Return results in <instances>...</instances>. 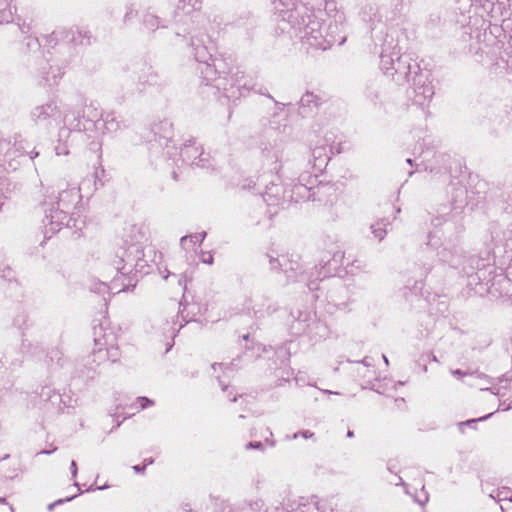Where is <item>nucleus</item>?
I'll use <instances>...</instances> for the list:
<instances>
[{
  "label": "nucleus",
  "mask_w": 512,
  "mask_h": 512,
  "mask_svg": "<svg viewBox=\"0 0 512 512\" xmlns=\"http://www.w3.org/2000/svg\"><path fill=\"white\" fill-rule=\"evenodd\" d=\"M147 402H148V400H146V399H142V400H141V406H142V407H145V405H146V403H147Z\"/></svg>",
  "instance_id": "obj_5"
},
{
  "label": "nucleus",
  "mask_w": 512,
  "mask_h": 512,
  "mask_svg": "<svg viewBox=\"0 0 512 512\" xmlns=\"http://www.w3.org/2000/svg\"><path fill=\"white\" fill-rule=\"evenodd\" d=\"M194 239H195V241H196V242H198V241H202V239H203V235L199 234V235L191 236V237H189V238H188V237H183V238L181 239L182 245L186 247V246H187L188 241L192 242Z\"/></svg>",
  "instance_id": "obj_1"
},
{
  "label": "nucleus",
  "mask_w": 512,
  "mask_h": 512,
  "mask_svg": "<svg viewBox=\"0 0 512 512\" xmlns=\"http://www.w3.org/2000/svg\"><path fill=\"white\" fill-rule=\"evenodd\" d=\"M203 261H204V262H206V263H211V262H212V258H211V256L209 255L208 257L203 258Z\"/></svg>",
  "instance_id": "obj_4"
},
{
  "label": "nucleus",
  "mask_w": 512,
  "mask_h": 512,
  "mask_svg": "<svg viewBox=\"0 0 512 512\" xmlns=\"http://www.w3.org/2000/svg\"><path fill=\"white\" fill-rule=\"evenodd\" d=\"M71 469H72V474L75 476L77 473V467H76V463L74 461H72V463H71Z\"/></svg>",
  "instance_id": "obj_2"
},
{
  "label": "nucleus",
  "mask_w": 512,
  "mask_h": 512,
  "mask_svg": "<svg viewBox=\"0 0 512 512\" xmlns=\"http://www.w3.org/2000/svg\"><path fill=\"white\" fill-rule=\"evenodd\" d=\"M312 96V94H307L305 97L302 98V102H309Z\"/></svg>",
  "instance_id": "obj_3"
}]
</instances>
